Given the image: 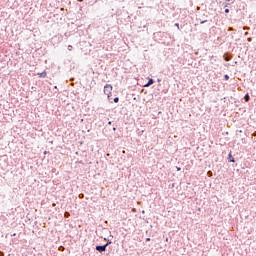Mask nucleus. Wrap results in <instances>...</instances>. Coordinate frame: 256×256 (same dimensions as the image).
I'll list each match as a JSON object with an SVG mask.
<instances>
[{"instance_id": "27", "label": "nucleus", "mask_w": 256, "mask_h": 256, "mask_svg": "<svg viewBox=\"0 0 256 256\" xmlns=\"http://www.w3.org/2000/svg\"><path fill=\"white\" fill-rule=\"evenodd\" d=\"M161 81V79H158V82H160Z\"/></svg>"}, {"instance_id": "21", "label": "nucleus", "mask_w": 256, "mask_h": 256, "mask_svg": "<svg viewBox=\"0 0 256 256\" xmlns=\"http://www.w3.org/2000/svg\"><path fill=\"white\" fill-rule=\"evenodd\" d=\"M78 1H79V3L83 2V0H78Z\"/></svg>"}, {"instance_id": "18", "label": "nucleus", "mask_w": 256, "mask_h": 256, "mask_svg": "<svg viewBox=\"0 0 256 256\" xmlns=\"http://www.w3.org/2000/svg\"><path fill=\"white\" fill-rule=\"evenodd\" d=\"M108 125H112V122H111V121H109V122H108Z\"/></svg>"}, {"instance_id": "25", "label": "nucleus", "mask_w": 256, "mask_h": 256, "mask_svg": "<svg viewBox=\"0 0 256 256\" xmlns=\"http://www.w3.org/2000/svg\"><path fill=\"white\" fill-rule=\"evenodd\" d=\"M54 89H57V86H54Z\"/></svg>"}, {"instance_id": "15", "label": "nucleus", "mask_w": 256, "mask_h": 256, "mask_svg": "<svg viewBox=\"0 0 256 256\" xmlns=\"http://www.w3.org/2000/svg\"><path fill=\"white\" fill-rule=\"evenodd\" d=\"M225 12H226V13H229V12H230V10H229V9H225Z\"/></svg>"}, {"instance_id": "26", "label": "nucleus", "mask_w": 256, "mask_h": 256, "mask_svg": "<svg viewBox=\"0 0 256 256\" xmlns=\"http://www.w3.org/2000/svg\"><path fill=\"white\" fill-rule=\"evenodd\" d=\"M203 23H206V21H202V24H203Z\"/></svg>"}, {"instance_id": "9", "label": "nucleus", "mask_w": 256, "mask_h": 256, "mask_svg": "<svg viewBox=\"0 0 256 256\" xmlns=\"http://www.w3.org/2000/svg\"><path fill=\"white\" fill-rule=\"evenodd\" d=\"M114 103H119V97L114 98Z\"/></svg>"}, {"instance_id": "19", "label": "nucleus", "mask_w": 256, "mask_h": 256, "mask_svg": "<svg viewBox=\"0 0 256 256\" xmlns=\"http://www.w3.org/2000/svg\"><path fill=\"white\" fill-rule=\"evenodd\" d=\"M44 155H47V151H44Z\"/></svg>"}, {"instance_id": "10", "label": "nucleus", "mask_w": 256, "mask_h": 256, "mask_svg": "<svg viewBox=\"0 0 256 256\" xmlns=\"http://www.w3.org/2000/svg\"><path fill=\"white\" fill-rule=\"evenodd\" d=\"M72 49H73V46L69 45L68 46V51H72Z\"/></svg>"}, {"instance_id": "20", "label": "nucleus", "mask_w": 256, "mask_h": 256, "mask_svg": "<svg viewBox=\"0 0 256 256\" xmlns=\"http://www.w3.org/2000/svg\"><path fill=\"white\" fill-rule=\"evenodd\" d=\"M177 171H181V168H177Z\"/></svg>"}, {"instance_id": "2", "label": "nucleus", "mask_w": 256, "mask_h": 256, "mask_svg": "<svg viewBox=\"0 0 256 256\" xmlns=\"http://www.w3.org/2000/svg\"><path fill=\"white\" fill-rule=\"evenodd\" d=\"M95 249L98 251V253H105L107 251V246H105V244L97 245Z\"/></svg>"}, {"instance_id": "22", "label": "nucleus", "mask_w": 256, "mask_h": 256, "mask_svg": "<svg viewBox=\"0 0 256 256\" xmlns=\"http://www.w3.org/2000/svg\"><path fill=\"white\" fill-rule=\"evenodd\" d=\"M79 197H83V194H80Z\"/></svg>"}, {"instance_id": "14", "label": "nucleus", "mask_w": 256, "mask_h": 256, "mask_svg": "<svg viewBox=\"0 0 256 256\" xmlns=\"http://www.w3.org/2000/svg\"><path fill=\"white\" fill-rule=\"evenodd\" d=\"M3 255H5V253H3V252L0 251V256H3Z\"/></svg>"}, {"instance_id": "23", "label": "nucleus", "mask_w": 256, "mask_h": 256, "mask_svg": "<svg viewBox=\"0 0 256 256\" xmlns=\"http://www.w3.org/2000/svg\"><path fill=\"white\" fill-rule=\"evenodd\" d=\"M15 235H16L15 233H14V234H12V237H15Z\"/></svg>"}, {"instance_id": "6", "label": "nucleus", "mask_w": 256, "mask_h": 256, "mask_svg": "<svg viewBox=\"0 0 256 256\" xmlns=\"http://www.w3.org/2000/svg\"><path fill=\"white\" fill-rule=\"evenodd\" d=\"M244 100H245L246 102H249V100H250V95H249V93H247V94L245 95Z\"/></svg>"}, {"instance_id": "8", "label": "nucleus", "mask_w": 256, "mask_h": 256, "mask_svg": "<svg viewBox=\"0 0 256 256\" xmlns=\"http://www.w3.org/2000/svg\"><path fill=\"white\" fill-rule=\"evenodd\" d=\"M153 35H154V39H157V37H159V32H155Z\"/></svg>"}, {"instance_id": "1", "label": "nucleus", "mask_w": 256, "mask_h": 256, "mask_svg": "<svg viewBox=\"0 0 256 256\" xmlns=\"http://www.w3.org/2000/svg\"><path fill=\"white\" fill-rule=\"evenodd\" d=\"M111 91H113V86L111 84H106L104 86V93L107 95L108 99L111 97Z\"/></svg>"}, {"instance_id": "28", "label": "nucleus", "mask_w": 256, "mask_h": 256, "mask_svg": "<svg viewBox=\"0 0 256 256\" xmlns=\"http://www.w3.org/2000/svg\"><path fill=\"white\" fill-rule=\"evenodd\" d=\"M228 2H230L231 0H227Z\"/></svg>"}, {"instance_id": "24", "label": "nucleus", "mask_w": 256, "mask_h": 256, "mask_svg": "<svg viewBox=\"0 0 256 256\" xmlns=\"http://www.w3.org/2000/svg\"><path fill=\"white\" fill-rule=\"evenodd\" d=\"M176 27L179 28V24H176Z\"/></svg>"}, {"instance_id": "4", "label": "nucleus", "mask_w": 256, "mask_h": 256, "mask_svg": "<svg viewBox=\"0 0 256 256\" xmlns=\"http://www.w3.org/2000/svg\"><path fill=\"white\" fill-rule=\"evenodd\" d=\"M37 75L38 77H40V79H45V77H47V71H43L42 73H38Z\"/></svg>"}, {"instance_id": "3", "label": "nucleus", "mask_w": 256, "mask_h": 256, "mask_svg": "<svg viewBox=\"0 0 256 256\" xmlns=\"http://www.w3.org/2000/svg\"><path fill=\"white\" fill-rule=\"evenodd\" d=\"M155 83V80L153 78H149L148 82L144 85V87H151Z\"/></svg>"}, {"instance_id": "13", "label": "nucleus", "mask_w": 256, "mask_h": 256, "mask_svg": "<svg viewBox=\"0 0 256 256\" xmlns=\"http://www.w3.org/2000/svg\"><path fill=\"white\" fill-rule=\"evenodd\" d=\"M112 129H113V131H117V127H113Z\"/></svg>"}, {"instance_id": "17", "label": "nucleus", "mask_w": 256, "mask_h": 256, "mask_svg": "<svg viewBox=\"0 0 256 256\" xmlns=\"http://www.w3.org/2000/svg\"><path fill=\"white\" fill-rule=\"evenodd\" d=\"M146 241H151V238H146Z\"/></svg>"}, {"instance_id": "16", "label": "nucleus", "mask_w": 256, "mask_h": 256, "mask_svg": "<svg viewBox=\"0 0 256 256\" xmlns=\"http://www.w3.org/2000/svg\"><path fill=\"white\" fill-rule=\"evenodd\" d=\"M142 133H143V130L141 132H138V135H142Z\"/></svg>"}, {"instance_id": "7", "label": "nucleus", "mask_w": 256, "mask_h": 256, "mask_svg": "<svg viewBox=\"0 0 256 256\" xmlns=\"http://www.w3.org/2000/svg\"><path fill=\"white\" fill-rule=\"evenodd\" d=\"M111 243H113V241L107 240V243H105L104 245H105L106 247H109V245H111Z\"/></svg>"}, {"instance_id": "11", "label": "nucleus", "mask_w": 256, "mask_h": 256, "mask_svg": "<svg viewBox=\"0 0 256 256\" xmlns=\"http://www.w3.org/2000/svg\"><path fill=\"white\" fill-rule=\"evenodd\" d=\"M230 76L229 75H225V79L229 80Z\"/></svg>"}, {"instance_id": "12", "label": "nucleus", "mask_w": 256, "mask_h": 256, "mask_svg": "<svg viewBox=\"0 0 256 256\" xmlns=\"http://www.w3.org/2000/svg\"><path fill=\"white\" fill-rule=\"evenodd\" d=\"M228 31H233V27H229V28H228Z\"/></svg>"}, {"instance_id": "5", "label": "nucleus", "mask_w": 256, "mask_h": 256, "mask_svg": "<svg viewBox=\"0 0 256 256\" xmlns=\"http://www.w3.org/2000/svg\"><path fill=\"white\" fill-rule=\"evenodd\" d=\"M228 158L230 159L231 163H235V159L232 156V152L229 153Z\"/></svg>"}]
</instances>
